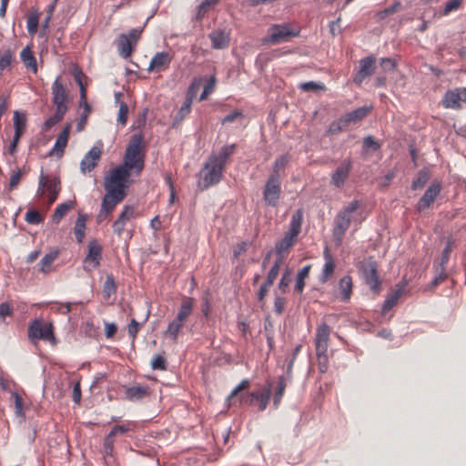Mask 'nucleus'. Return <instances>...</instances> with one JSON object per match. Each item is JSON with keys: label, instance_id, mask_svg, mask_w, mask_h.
Listing matches in <instances>:
<instances>
[{"label": "nucleus", "instance_id": "obj_1", "mask_svg": "<svg viewBox=\"0 0 466 466\" xmlns=\"http://www.w3.org/2000/svg\"><path fill=\"white\" fill-rule=\"evenodd\" d=\"M303 212L301 209L297 210L291 217L289 228L282 239L276 243L275 252L277 258L284 261L289 253L290 248L297 242V238L301 230Z\"/></svg>", "mask_w": 466, "mask_h": 466}, {"label": "nucleus", "instance_id": "obj_2", "mask_svg": "<svg viewBox=\"0 0 466 466\" xmlns=\"http://www.w3.org/2000/svg\"><path fill=\"white\" fill-rule=\"evenodd\" d=\"M194 309V299L184 297L178 308L176 317L168 322L167 329L163 332V336L177 342L178 336Z\"/></svg>", "mask_w": 466, "mask_h": 466}, {"label": "nucleus", "instance_id": "obj_3", "mask_svg": "<svg viewBox=\"0 0 466 466\" xmlns=\"http://www.w3.org/2000/svg\"><path fill=\"white\" fill-rule=\"evenodd\" d=\"M360 207L359 200H352L344 207L334 218V227L332 230L334 240L337 245H340L346 231L349 229L352 214Z\"/></svg>", "mask_w": 466, "mask_h": 466}, {"label": "nucleus", "instance_id": "obj_4", "mask_svg": "<svg viewBox=\"0 0 466 466\" xmlns=\"http://www.w3.org/2000/svg\"><path fill=\"white\" fill-rule=\"evenodd\" d=\"M130 173L127 168L120 165L111 169L109 174L105 177L104 187L106 191H114L127 196L126 188L128 187V178Z\"/></svg>", "mask_w": 466, "mask_h": 466}, {"label": "nucleus", "instance_id": "obj_5", "mask_svg": "<svg viewBox=\"0 0 466 466\" xmlns=\"http://www.w3.org/2000/svg\"><path fill=\"white\" fill-rule=\"evenodd\" d=\"M225 169V167L218 163L215 157H208L200 171L199 186L202 187L203 189H207L219 183Z\"/></svg>", "mask_w": 466, "mask_h": 466}, {"label": "nucleus", "instance_id": "obj_6", "mask_svg": "<svg viewBox=\"0 0 466 466\" xmlns=\"http://www.w3.org/2000/svg\"><path fill=\"white\" fill-rule=\"evenodd\" d=\"M28 339L33 343H36L40 339L52 344L56 343L53 324L39 319H35L30 323L28 327Z\"/></svg>", "mask_w": 466, "mask_h": 466}, {"label": "nucleus", "instance_id": "obj_7", "mask_svg": "<svg viewBox=\"0 0 466 466\" xmlns=\"http://www.w3.org/2000/svg\"><path fill=\"white\" fill-rule=\"evenodd\" d=\"M143 27L133 28L127 34H121L116 40V47L118 54L123 58H128L131 56L134 48L137 45L142 32Z\"/></svg>", "mask_w": 466, "mask_h": 466}, {"label": "nucleus", "instance_id": "obj_8", "mask_svg": "<svg viewBox=\"0 0 466 466\" xmlns=\"http://www.w3.org/2000/svg\"><path fill=\"white\" fill-rule=\"evenodd\" d=\"M271 388L270 385H265L262 389L254 390L248 394L239 396V403L248 406H258L259 411L267 409L270 400Z\"/></svg>", "mask_w": 466, "mask_h": 466}, {"label": "nucleus", "instance_id": "obj_9", "mask_svg": "<svg viewBox=\"0 0 466 466\" xmlns=\"http://www.w3.org/2000/svg\"><path fill=\"white\" fill-rule=\"evenodd\" d=\"M299 30L293 28L289 24L273 25L268 29V35L264 39L265 43L276 45L287 42L290 38L298 36Z\"/></svg>", "mask_w": 466, "mask_h": 466}, {"label": "nucleus", "instance_id": "obj_10", "mask_svg": "<svg viewBox=\"0 0 466 466\" xmlns=\"http://www.w3.org/2000/svg\"><path fill=\"white\" fill-rule=\"evenodd\" d=\"M60 189L59 178L56 177H50L43 173L40 175L37 194L44 195L47 193L48 205H52L56 200Z\"/></svg>", "mask_w": 466, "mask_h": 466}, {"label": "nucleus", "instance_id": "obj_11", "mask_svg": "<svg viewBox=\"0 0 466 466\" xmlns=\"http://www.w3.org/2000/svg\"><path fill=\"white\" fill-rule=\"evenodd\" d=\"M281 195V180L268 177L263 188V198L267 206L277 207Z\"/></svg>", "mask_w": 466, "mask_h": 466}, {"label": "nucleus", "instance_id": "obj_12", "mask_svg": "<svg viewBox=\"0 0 466 466\" xmlns=\"http://www.w3.org/2000/svg\"><path fill=\"white\" fill-rule=\"evenodd\" d=\"M361 269L366 284L373 292L379 293L380 290L381 283L378 275L376 262L371 260L364 262L362 264Z\"/></svg>", "mask_w": 466, "mask_h": 466}, {"label": "nucleus", "instance_id": "obj_13", "mask_svg": "<svg viewBox=\"0 0 466 466\" xmlns=\"http://www.w3.org/2000/svg\"><path fill=\"white\" fill-rule=\"evenodd\" d=\"M53 104L56 109H62L66 112L68 109V94L66 88L60 81V77H56L52 85Z\"/></svg>", "mask_w": 466, "mask_h": 466}, {"label": "nucleus", "instance_id": "obj_14", "mask_svg": "<svg viewBox=\"0 0 466 466\" xmlns=\"http://www.w3.org/2000/svg\"><path fill=\"white\" fill-rule=\"evenodd\" d=\"M102 258V246L96 240H92L88 244V253L84 259V268L91 271L100 265Z\"/></svg>", "mask_w": 466, "mask_h": 466}, {"label": "nucleus", "instance_id": "obj_15", "mask_svg": "<svg viewBox=\"0 0 466 466\" xmlns=\"http://www.w3.org/2000/svg\"><path fill=\"white\" fill-rule=\"evenodd\" d=\"M352 167L353 164L351 159H344L332 173L330 180L331 184L338 188L343 187L345 182L349 178Z\"/></svg>", "mask_w": 466, "mask_h": 466}, {"label": "nucleus", "instance_id": "obj_16", "mask_svg": "<svg viewBox=\"0 0 466 466\" xmlns=\"http://www.w3.org/2000/svg\"><path fill=\"white\" fill-rule=\"evenodd\" d=\"M441 190V185L439 181H434L427 188L423 196L420 198L416 208L421 212L429 208L431 205L435 201L437 197L440 195Z\"/></svg>", "mask_w": 466, "mask_h": 466}, {"label": "nucleus", "instance_id": "obj_17", "mask_svg": "<svg viewBox=\"0 0 466 466\" xmlns=\"http://www.w3.org/2000/svg\"><path fill=\"white\" fill-rule=\"evenodd\" d=\"M324 265L319 277L321 284L328 282L333 276L336 268V260L328 246L323 250Z\"/></svg>", "mask_w": 466, "mask_h": 466}, {"label": "nucleus", "instance_id": "obj_18", "mask_svg": "<svg viewBox=\"0 0 466 466\" xmlns=\"http://www.w3.org/2000/svg\"><path fill=\"white\" fill-rule=\"evenodd\" d=\"M102 157V150L98 147H93L82 158L80 170L83 174L91 172L98 164Z\"/></svg>", "mask_w": 466, "mask_h": 466}, {"label": "nucleus", "instance_id": "obj_19", "mask_svg": "<svg viewBox=\"0 0 466 466\" xmlns=\"http://www.w3.org/2000/svg\"><path fill=\"white\" fill-rule=\"evenodd\" d=\"M135 217V208L129 205L125 206L117 219L112 225L114 233L120 237L125 230L127 223Z\"/></svg>", "mask_w": 466, "mask_h": 466}, {"label": "nucleus", "instance_id": "obj_20", "mask_svg": "<svg viewBox=\"0 0 466 466\" xmlns=\"http://www.w3.org/2000/svg\"><path fill=\"white\" fill-rule=\"evenodd\" d=\"M173 60L169 52H158L150 60L147 70L161 72L167 70Z\"/></svg>", "mask_w": 466, "mask_h": 466}, {"label": "nucleus", "instance_id": "obj_21", "mask_svg": "<svg viewBox=\"0 0 466 466\" xmlns=\"http://www.w3.org/2000/svg\"><path fill=\"white\" fill-rule=\"evenodd\" d=\"M330 332L331 328L328 324L321 323L318 326L315 336L316 351L328 350Z\"/></svg>", "mask_w": 466, "mask_h": 466}, {"label": "nucleus", "instance_id": "obj_22", "mask_svg": "<svg viewBox=\"0 0 466 466\" xmlns=\"http://www.w3.org/2000/svg\"><path fill=\"white\" fill-rule=\"evenodd\" d=\"M461 102H464L463 87L448 90L442 99L445 108L460 109Z\"/></svg>", "mask_w": 466, "mask_h": 466}, {"label": "nucleus", "instance_id": "obj_23", "mask_svg": "<svg viewBox=\"0 0 466 466\" xmlns=\"http://www.w3.org/2000/svg\"><path fill=\"white\" fill-rule=\"evenodd\" d=\"M360 68L354 78V82L360 85L363 80L371 76L375 71V58L368 56L360 60Z\"/></svg>", "mask_w": 466, "mask_h": 466}, {"label": "nucleus", "instance_id": "obj_24", "mask_svg": "<svg viewBox=\"0 0 466 466\" xmlns=\"http://www.w3.org/2000/svg\"><path fill=\"white\" fill-rule=\"evenodd\" d=\"M71 125L66 124L59 136L56 138V141L50 152V155L56 156L57 157H61L64 155L65 148L67 146L69 134H70Z\"/></svg>", "mask_w": 466, "mask_h": 466}, {"label": "nucleus", "instance_id": "obj_25", "mask_svg": "<svg viewBox=\"0 0 466 466\" xmlns=\"http://www.w3.org/2000/svg\"><path fill=\"white\" fill-rule=\"evenodd\" d=\"M214 49H224L229 46L230 35L225 30L218 29L208 34Z\"/></svg>", "mask_w": 466, "mask_h": 466}, {"label": "nucleus", "instance_id": "obj_26", "mask_svg": "<svg viewBox=\"0 0 466 466\" xmlns=\"http://www.w3.org/2000/svg\"><path fill=\"white\" fill-rule=\"evenodd\" d=\"M125 198L126 197H124L120 193L114 192V191H111V192L106 191V194L102 199L100 208L112 214L113 211L115 210L116 207L119 203H121Z\"/></svg>", "mask_w": 466, "mask_h": 466}, {"label": "nucleus", "instance_id": "obj_27", "mask_svg": "<svg viewBox=\"0 0 466 466\" xmlns=\"http://www.w3.org/2000/svg\"><path fill=\"white\" fill-rule=\"evenodd\" d=\"M150 389L148 386L134 385L126 387L125 397L130 401H137L149 396Z\"/></svg>", "mask_w": 466, "mask_h": 466}, {"label": "nucleus", "instance_id": "obj_28", "mask_svg": "<svg viewBox=\"0 0 466 466\" xmlns=\"http://www.w3.org/2000/svg\"><path fill=\"white\" fill-rule=\"evenodd\" d=\"M20 60L27 71H30L34 74L37 73V61L32 51L31 46H26L25 48L22 49V51L20 52Z\"/></svg>", "mask_w": 466, "mask_h": 466}, {"label": "nucleus", "instance_id": "obj_29", "mask_svg": "<svg viewBox=\"0 0 466 466\" xmlns=\"http://www.w3.org/2000/svg\"><path fill=\"white\" fill-rule=\"evenodd\" d=\"M120 166L127 168L129 173L131 170H135L137 174H139L144 168V156L129 157V155H126L124 163Z\"/></svg>", "mask_w": 466, "mask_h": 466}, {"label": "nucleus", "instance_id": "obj_30", "mask_svg": "<svg viewBox=\"0 0 466 466\" xmlns=\"http://www.w3.org/2000/svg\"><path fill=\"white\" fill-rule=\"evenodd\" d=\"M60 250L58 248H55L49 253L46 254L39 262L38 270L44 274L51 272L53 270L52 265L54 261L58 258Z\"/></svg>", "mask_w": 466, "mask_h": 466}, {"label": "nucleus", "instance_id": "obj_31", "mask_svg": "<svg viewBox=\"0 0 466 466\" xmlns=\"http://www.w3.org/2000/svg\"><path fill=\"white\" fill-rule=\"evenodd\" d=\"M371 110L370 106H360L344 116L343 118L349 127L352 123H357L366 117Z\"/></svg>", "mask_w": 466, "mask_h": 466}, {"label": "nucleus", "instance_id": "obj_32", "mask_svg": "<svg viewBox=\"0 0 466 466\" xmlns=\"http://www.w3.org/2000/svg\"><path fill=\"white\" fill-rule=\"evenodd\" d=\"M236 144L224 146L218 154H212L209 157H215L220 166L226 168L229 157L235 153Z\"/></svg>", "mask_w": 466, "mask_h": 466}, {"label": "nucleus", "instance_id": "obj_33", "mask_svg": "<svg viewBox=\"0 0 466 466\" xmlns=\"http://www.w3.org/2000/svg\"><path fill=\"white\" fill-rule=\"evenodd\" d=\"M14 127H15V136L16 139H20L24 135L26 129V116L25 113H20L18 111L14 112Z\"/></svg>", "mask_w": 466, "mask_h": 466}, {"label": "nucleus", "instance_id": "obj_34", "mask_svg": "<svg viewBox=\"0 0 466 466\" xmlns=\"http://www.w3.org/2000/svg\"><path fill=\"white\" fill-rule=\"evenodd\" d=\"M352 278L349 275L342 277L339 281V289L341 294L342 301H349L352 293Z\"/></svg>", "mask_w": 466, "mask_h": 466}, {"label": "nucleus", "instance_id": "obj_35", "mask_svg": "<svg viewBox=\"0 0 466 466\" xmlns=\"http://www.w3.org/2000/svg\"><path fill=\"white\" fill-rule=\"evenodd\" d=\"M289 160H290V157L289 154H284V155L279 157L273 164L272 173L268 177H273V178L281 180V178H282L281 171L285 169V167L288 165V163L289 162Z\"/></svg>", "mask_w": 466, "mask_h": 466}, {"label": "nucleus", "instance_id": "obj_36", "mask_svg": "<svg viewBox=\"0 0 466 466\" xmlns=\"http://www.w3.org/2000/svg\"><path fill=\"white\" fill-rule=\"evenodd\" d=\"M117 284L112 274H107L102 288V296L104 299L108 300L116 293Z\"/></svg>", "mask_w": 466, "mask_h": 466}, {"label": "nucleus", "instance_id": "obj_37", "mask_svg": "<svg viewBox=\"0 0 466 466\" xmlns=\"http://www.w3.org/2000/svg\"><path fill=\"white\" fill-rule=\"evenodd\" d=\"M143 137L141 135H134L127 146L126 155L129 157L142 156Z\"/></svg>", "mask_w": 466, "mask_h": 466}, {"label": "nucleus", "instance_id": "obj_38", "mask_svg": "<svg viewBox=\"0 0 466 466\" xmlns=\"http://www.w3.org/2000/svg\"><path fill=\"white\" fill-rule=\"evenodd\" d=\"M86 215L79 213L74 227V234L78 243H82L85 238Z\"/></svg>", "mask_w": 466, "mask_h": 466}, {"label": "nucleus", "instance_id": "obj_39", "mask_svg": "<svg viewBox=\"0 0 466 466\" xmlns=\"http://www.w3.org/2000/svg\"><path fill=\"white\" fill-rule=\"evenodd\" d=\"M75 202L67 201L62 203L56 207L52 216L53 222L58 224L66 214L72 208H74Z\"/></svg>", "mask_w": 466, "mask_h": 466}, {"label": "nucleus", "instance_id": "obj_40", "mask_svg": "<svg viewBox=\"0 0 466 466\" xmlns=\"http://www.w3.org/2000/svg\"><path fill=\"white\" fill-rule=\"evenodd\" d=\"M311 269L310 265H307L299 270L296 279L295 290L302 293L305 287V279L309 278Z\"/></svg>", "mask_w": 466, "mask_h": 466}, {"label": "nucleus", "instance_id": "obj_41", "mask_svg": "<svg viewBox=\"0 0 466 466\" xmlns=\"http://www.w3.org/2000/svg\"><path fill=\"white\" fill-rule=\"evenodd\" d=\"M287 387L286 380L283 376L278 378V385L273 395V405L277 409L280 404L281 399Z\"/></svg>", "mask_w": 466, "mask_h": 466}, {"label": "nucleus", "instance_id": "obj_42", "mask_svg": "<svg viewBox=\"0 0 466 466\" xmlns=\"http://www.w3.org/2000/svg\"><path fill=\"white\" fill-rule=\"evenodd\" d=\"M401 293V289H396L386 299L381 308V311L383 314H386L397 304Z\"/></svg>", "mask_w": 466, "mask_h": 466}, {"label": "nucleus", "instance_id": "obj_43", "mask_svg": "<svg viewBox=\"0 0 466 466\" xmlns=\"http://www.w3.org/2000/svg\"><path fill=\"white\" fill-rule=\"evenodd\" d=\"M66 112L62 111V109H56L55 114L47 118L43 125V131H48L51 127L60 122Z\"/></svg>", "mask_w": 466, "mask_h": 466}, {"label": "nucleus", "instance_id": "obj_44", "mask_svg": "<svg viewBox=\"0 0 466 466\" xmlns=\"http://www.w3.org/2000/svg\"><path fill=\"white\" fill-rule=\"evenodd\" d=\"M250 385L248 380L245 379L240 381V383L231 391L230 395L228 398V405H233L235 403V400L237 398L239 399V394L242 390H247Z\"/></svg>", "mask_w": 466, "mask_h": 466}, {"label": "nucleus", "instance_id": "obj_45", "mask_svg": "<svg viewBox=\"0 0 466 466\" xmlns=\"http://www.w3.org/2000/svg\"><path fill=\"white\" fill-rule=\"evenodd\" d=\"M136 426V422L127 420L122 425L114 426L108 434L116 438L118 434H125L127 431L134 430Z\"/></svg>", "mask_w": 466, "mask_h": 466}, {"label": "nucleus", "instance_id": "obj_46", "mask_svg": "<svg viewBox=\"0 0 466 466\" xmlns=\"http://www.w3.org/2000/svg\"><path fill=\"white\" fill-rule=\"evenodd\" d=\"M318 369L320 373H326L329 369L328 350L316 351Z\"/></svg>", "mask_w": 466, "mask_h": 466}, {"label": "nucleus", "instance_id": "obj_47", "mask_svg": "<svg viewBox=\"0 0 466 466\" xmlns=\"http://www.w3.org/2000/svg\"><path fill=\"white\" fill-rule=\"evenodd\" d=\"M219 0H204L198 7L197 19L201 20L208 10L218 5Z\"/></svg>", "mask_w": 466, "mask_h": 466}, {"label": "nucleus", "instance_id": "obj_48", "mask_svg": "<svg viewBox=\"0 0 466 466\" xmlns=\"http://www.w3.org/2000/svg\"><path fill=\"white\" fill-rule=\"evenodd\" d=\"M201 86H202L201 78L193 79V81L191 82V84L189 85V86L187 88V91L186 94V98L193 102V100L196 98Z\"/></svg>", "mask_w": 466, "mask_h": 466}, {"label": "nucleus", "instance_id": "obj_49", "mask_svg": "<svg viewBox=\"0 0 466 466\" xmlns=\"http://www.w3.org/2000/svg\"><path fill=\"white\" fill-rule=\"evenodd\" d=\"M284 261L281 260V258H276L274 265L270 268V270L268 273L266 281L268 282V285H272L277 279L280 267L282 266Z\"/></svg>", "mask_w": 466, "mask_h": 466}, {"label": "nucleus", "instance_id": "obj_50", "mask_svg": "<svg viewBox=\"0 0 466 466\" xmlns=\"http://www.w3.org/2000/svg\"><path fill=\"white\" fill-rule=\"evenodd\" d=\"M348 127L343 116L330 123L328 134L329 135H336L345 130Z\"/></svg>", "mask_w": 466, "mask_h": 466}, {"label": "nucleus", "instance_id": "obj_51", "mask_svg": "<svg viewBox=\"0 0 466 466\" xmlns=\"http://www.w3.org/2000/svg\"><path fill=\"white\" fill-rule=\"evenodd\" d=\"M429 178V174L424 170H420L419 172L417 178L413 180L411 184V188L413 190L421 189L426 185Z\"/></svg>", "mask_w": 466, "mask_h": 466}, {"label": "nucleus", "instance_id": "obj_52", "mask_svg": "<svg viewBox=\"0 0 466 466\" xmlns=\"http://www.w3.org/2000/svg\"><path fill=\"white\" fill-rule=\"evenodd\" d=\"M39 24V15L37 13H32L28 15L26 21L27 31L31 35H35L37 31Z\"/></svg>", "mask_w": 466, "mask_h": 466}, {"label": "nucleus", "instance_id": "obj_53", "mask_svg": "<svg viewBox=\"0 0 466 466\" xmlns=\"http://www.w3.org/2000/svg\"><path fill=\"white\" fill-rule=\"evenodd\" d=\"M216 77L215 76H210L208 83L205 85L203 92L199 96V101L205 100L208 96L214 92L216 86Z\"/></svg>", "mask_w": 466, "mask_h": 466}, {"label": "nucleus", "instance_id": "obj_54", "mask_svg": "<svg viewBox=\"0 0 466 466\" xmlns=\"http://www.w3.org/2000/svg\"><path fill=\"white\" fill-rule=\"evenodd\" d=\"M151 368L153 370H167V360L166 359L160 355H155L151 360Z\"/></svg>", "mask_w": 466, "mask_h": 466}, {"label": "nucleus", "instance_id": "obj_55", "mask_svg": "<svg viewBox=\"0 0 466 466\" xmlns=\"http://www.w3.org/2000/svg\"><path fill=\"white\" fill-rule=\"evenodd\" d=\"M25 221L29 224L38 225L43 221V218L37 210L31 209L25 213Z\"/></svg>", "mask_w": 466, "mask_h": 466}, {"label": "nucleus", "instance_id": "obj_56", "mask_svg": "<svg viewBox=\"0 0 466 466\" xmlns=\"http://www.w3.org/2000/svg\"><path fill=\"white\" fill-rule=\"evenodd\" d=\"M192 101L188 100V99H185L183 105L181 106V107L179 108L177 116H176V119L177 120H183L191 111V106H192Z\"/></svg>", "mask_w": 466, "mask_h": 466}, {"label": "nucleus", "instance_id": "obj_57", "mask_svg": "<svg viewBox=\"0 0 466 466\" xmlns=\"http://www.w3.org/2000/svg\"><path fill=\"white\" fill-rule=\"evenodd\" d=\"M299 88L305 92L324 90L325 86L321 83H316L313 81L304 82L299 85Z\"/></svg>", "mask_w": 466, "mask_h": 466}, {"label": "nucleus", "instance_id": "obj_58", "mask_svg": "<svg viewBox=\"0 0 466 466\" xmlns=\"http://www.w3.org/2000/svg\"><path fill=\"white\" fill-rule=\"evenodd\" d=\"M14 400L15 412L17 416H24V401L22 397L17 393H12Z\"/></svg>", "mask_w": 466, "mask_h": 466}, {"label": "nucleus", "instance_id": "obj_59", "mask_svg": "<svg viewBox=\"0 0 466 466\" xmlns=\"http://www.w3.org/2000/svg\"><path fill=\"white\" fill-rule=\"evenodd\" d=\"M25 174L22 169H17L16 171H14L10 177V182H9V189L13 190L15 188L18 184L20 183L23 176Z\"/></svg>", "mask_w": 466, "mask_h": 466}, {"label": "nucleus", "instance_id": "obj_60", "mask_svg": "<svg viewBox=\"0 0 466 466\" xmlns=\"http://www.w3.org/2000/svg\"><path fill=\"white\" fill-rule=\"evenodd\" d=\"M128 106L125 102H121L119 105L117 122L122 126H125L127 121Z\"/></svg>", "mask_w": 466, "mask_h": 466}, {"label": "nucleus", "instance_id": "obj_61", "mask_svg": "<svg viewBox=\"0 0 466 466\" xmlns=\"http://www.w3.org/2000/svg\"><path fill=\"white\" fill-rule=\"evenodd\" d=\"M453 244H454V240L451 238H448L446 247L442 251V255H441V266H444L448 263Z\"/></svg>", "mask_w": 466, "mask_h": 466}, {"label": "nucleus", "instance_id": "obj_62", "mask_svg": "<svg viewBox=\"0 0 466 466\" xmlns=\"http://www.w3.org/2000/svg\"><path fill=\"white\" fill-rule=\"evenodd\" d=\"M115 437L107 434L104 440V452L106 456H111L114 451Z\"/></svg>", "mask_w": 466, "mask_h": 466}, {"label": "nucleus", "instance_id": "obj_63", "mask_svg": "<svg viewBox=\"0 0 466 466\" xmlns=\"http://www.w3.org/2000/svg\"><path fill=\"white\" fill-rule=\"evenodd\" d=\"M461 0H450L449 2L446 3L443 12H442V15H447L451 12L458 10L459 7L461 6Z\"/></svg>", "mask_w": 466, "mask_h": 466}, {"label": "nucleus", "instance_id": "obj_64", "mask_svg": "<svg viewBox=\"0 0 466 466\" xmlns=\"http://www.w3.org/2000/svg\"><path fill=\"white\" fill-rule=\"evenodd\" d=\"M139 329V323L135 319H132L127 326V332L132 339L137 338Z\"/></svg>", "mask_w": 466, "mask_h": 466}]
</instances>
